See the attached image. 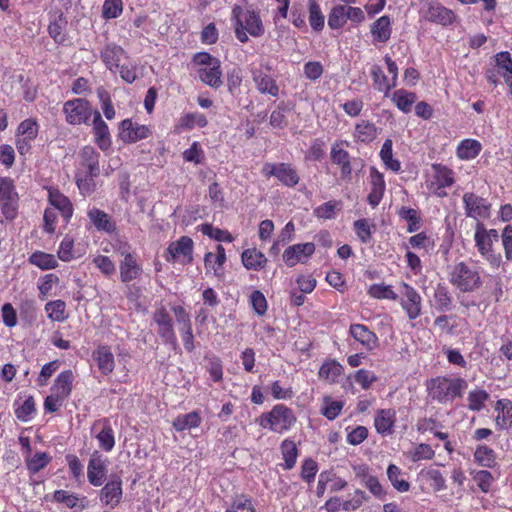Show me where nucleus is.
<instances>
[{
	"label": "nucleus",
	"mask_w": 512,
	"mask_h": 512,
	"mask_svg": "<svg viewBox=\"0 0 512 512\" xmlns=\"http://www.w3.org/2000/svg\"><path fill=\"white\" fill-rule=\"evenodd\" d=\"M202 421L199 411L178 415L172 422L173 428L178 432L191 430L200 426Z\"/></svg>",
	"instance_id": "39"
},
{
	"label": "nucleus",
	"mask_w": 512,
	"mask_h": 512,
	"mask_svg": "<svg viewBox=\"0 0 512 512\" xmlns=\"http://www.w3.org/2000/svg\"><path fill=\"white\" fill-rule=\"evenodd\" d=\"M225 261V249L221 244L216 245V252H208L204 257L206 269L212 270L215 275H220L222 273V267Z\"/></svg>",
	"instance_id": "38"
},
{
	"label": "nucleus",
	"mask_w": 512,
	"mask_h": 512,
	"mask_svg": "<svg viewBox=\"0 0 512 512\" xmlns=\"http://www.w3.org/2000/svg\"><path fill=\"white\" fill-rule=\"evenodd\" d=\"M473 480L483 493H489L494 482V477L488 470H477L471 472Z\"/></svg>",
	"instance_id": "63"
},
{
	"label": "nucleus",
	"mask_w": 512,
	"mask_h": 512,
	"mask_svg": "<svg viewBox=\"0 0 512 512\" xmlns=\"http://www.w3.org/2000/svg\"><path fill=\"white\" fill-rule=\"evenodd\" d=\"M208 125L207 117L201 112H192L183 114L177 125L176 130L181 132L183 130H193L195 127L204 128Z\"/></svg>",
	"instance_id": "35"
},
{
	"label": "nucleus",
	"mask_w": 512,
	"mask_h": 512,
	"mask_svg": "<svg viewBox=\"0 0 512 512\" xmlns=\"http://www.w3.org/2000/svg\"><path fill=\"white\" fill-rule=\"evenodd\" d=\"M26 468L30 475H35L46 468L52 461V456L47 452H36L25 455Z\"/></svg>",
	"instance_id": "36"
},
{
	"label": "nucleus",
	"mask_w": 512,
	"mask_h": 512,
	"mask_svg": "<svg viewBox=\"0 0 512 512\" xmlns=\"http://www.w3.org/2000/svg\"><path fill=\"white\" fill-rule=\"evenodd\" d=\"M47 190L48 201L51 207L61 214L64 222L70 221L73 214V206L69 198L55 187H48Z\"/></svg>",
	"instance_id": "26"
},
{
	"label": "nucleus",
	"mask_w": 512,
	"mask_h": 512,
	"mask_svg": "<svg viewBox=\"0 0 512 512\" xmlns=\"http://www.w3.org/2000/svg\"><path fill=\"white\" fill-rule=\"evenodd\" d=\"M29 262L41 270L55 269L58 266V261L53 254L42 251L32 253L29 257Z\"/></svg>",
	"instance_id": "55"
},
{
	"label": "nucleus",
	"mask_w": 512,
	"mask_h": 512,
	"mask_svg": "<svg viewBox=\"0 0 512 512\" xmlns=\"http://www.w3.org/2000/svg\"><path fill=\"white\" fill-rule=\"evenodd\" d=\"M361 24L365 21L364 11L360 7L351 5H334L328 14V26L332 30L343 28L347 21Z\"/></svg>",
	"instance_id": "7"
},
{
	"label": "nucleus",
	"mask_w": 512,
	"mask_h": 512,
	"mask_svg": "<svg viewBox=\"0 0 512 512\" xmlns=\"http://www.w3.org/2000/svg\"><path fill=\"white\" fill-rule=\"evenodd\" d=\"M261 173L266 178L275 177L282 185L289 188L295 187L300 181L297 170L290 163L266 162Z\"/></svg>",
	"instance_id": "9"
},
{
	"label": "nucleus",
	"mask_w": 512,
	"mask_h": 512,
	"mask_svg": "<svg viewBox=\"0 0 512 512\" xmlns=\"http://www.w3.org/2000/svg\"><path fill=\"white\" fill-rule=\"evenodd\" d=\"M370 72L373 85L379 92L387 94L392 88H394V84L387 78L381 66L374 64L371 67Z\"/></svg>",
	"instance_id": "53"
},
{
	"label": "nucleus",
	"mask_w": 512,
	"mask_h": 512,
	"mask_svg": "<svg viewBox=\"0 0 512 512\" xmlns=\"http://www.w3.org/2000/svg\"><path fill=\"white\" fill-rule=\"evenodd\" d=\"M474 239L481 256L493 268H498L502 262V257L500 253L493 250V244L499 239L498 232L495 229L486 230L484 226H477Z\"/></svg>",
	"instance_id": "5"
},
{
	"label": "nucleus",
	"mask_w": 512,
	"mask_h": 512,
	"mask_svg": "<svg viewBox=\"0 0 512 512\" xmlns=\"http://www.w3.org/2000/svg\"><path fill=\"white\" fill-rule=\"evenodd\" d=\"M122 495V480L120 477L115 476L100 490L99 497L102 504L115 508L121 502Z\"/></svg>",
	"instance_id": "24"
},
{
	"label": "nucleus",
	"mask_w": 512,
	"mask_h": 512,
	"mask_svg": "<svg viewBox=\"0 0 512 512\" xmlns=\"http://www.w3.org/2000/svg\"><path fill=\"white\" fill-rule=\"evenodd\" d=\"M123 58H127V52L116 43H107L100 50V59L112 73H117L120 69V61Z\"/></svg>",
	"instance_id": "22"
},
{
	"label": "nucleus",
	"mask_w": 512,
	"mask_h": 512,
	"mask_svg": "<svg viewBox=\"0 0 512 512\" xmlns=\"http://www.w3.org/2000/svg\"><path fill=\"white\" fill-rule=\"evenodd\" d=\"M80 167L84 169V173L88 176H99L100 174V154L94 147L84 146L80 153Z\"/></svg>",
	"instance_id": "27"
},
{
	"label": "nucleus",
	"mask_w": 512,
	"mask_h": 512,
	"mask_svg": "<svg viewBox=\"0 0 512 512\" xmlns=\"http://www.w3.org/2000/svg\"><path fill=\"white\" fill-rule=\"evenodd\" d=\"M344 367L335 359L325 361L318 372V377L329 383H336L342 375Z\"/></svg>",
	"instance_id": "40"
},
{
	"label": "nucleus",
	"mask_w": 512,
	"mask_h": 512,
	"mask_svg": "<svg viewBox=\"0 0 512 512\" xmlns=\"http://www.w3.org/2000/svg\"><path fill=\"white\" fill-rule=\"evenodd\" d=\"M66 24L67 21L60 15L57 20L50 22L48 26V33L57 44H64L67 40L65 34Z\"/></svg>",
	"instance_id": "59"
},
{
	"label": "nucleus",
	"mask_w": 512,
	"mask_h": 512,
	"mask_svg": "<svg viewBox=\"0 0 512 512\" xmlns=\"http://www.w3.org/2000/svg\"><path fill=\"white\" fill-rule=\"evenodd\" d=\"M387 478L393 488L400 493L410 490V483L404 478L405 473L395 464H389L387 467Z\"/></svg>",
	"instance_id": "42"
},
{
	"label": "nucleus",
	"mask_w": 512,
	"mask_h": 512,
	"mask_svg": "<svg viewBox=\"0 0 512 512\" xmlns=\"http://www.w3.org/2000/svg\"><path fill=\"white\" fill-rule=\"evenodd\" d=\"M197 74L200 81L211 88L218 89L223 84L220 60H215L210 66L200 67Z\"/></svg>",
	"instance_id": "28"
},
{
	"label": "nucleus",
	"mask_w": 512,
	"mask_h": 512,
	"mask_svg": "<svg viewBox=\"0 0 512 512\" xmlns=\"http://www.w3.org/2000/svg\"><path fill=\"white\" fill-rule=\"evenodd\" d=\"M495 410L497 412V427H499L500 429H504L512 424V402L510 400H498L495 405Z\"/></svg>",
	"instance_id": "44"
},
{
	"label": "nucleus",
	"mask_w": 512,
	"mask_h": 512,
	"mask_svg": "<svg viewBox=\"0 0 512 512\" xmlns=\"http://www.w3.org/2000/svg\"><path fill=\"white\" fill-rule=\"evenodd\" d=\"M496 66L501 69V76L509 87V92L512 95V58L509 52L504 51L496 54Z\"/></svg>",
	"instance_id": "46"
},
{
	"label": "nucleus",
	"mask_w": 512,
	"mask_h": 512,
	"mask_svg": "<svg viewBox=\"0 0 512 512\" xmlns=\"http://www.w3.org/2000/svg\"><path fill=\"white\" fill-rule=\"evenodd\" d=\"M308 20L311 28L315 32H321L325 25V16L317 0H308Z\"/></svg>",
	"instance_id": "45"
},
{
	"label": "nucleus",
	"mask_w": 512,
	"mask_h": 512,
	"mask_svg": "<svg viewBox=\"0 0 512 512\" xmlns=\"http://www.w3.org/2000/svg\"><path fill=\"white\" fill-rule=\"evenodd\" d=\"M241 259L246 269L254 271L261 270L267 262L265 255L256 248L244 250Z\"/></svg>",
	"instance_id": "41"
},
{
	"label": "nucleus",
	"mask_w": 512,
	"mask_h": 512,
	"mask_svg": "<svg viewBox=\"0 0 512 512\" xmlns=\"http://www.w3.org/2000/svg\"><path fill=\"white\" fill-rule=\"evenodd\" d=\"M342 208L341 200H329L316 207L313 213L320 220H334L337 214L342 211Z\"/></svg>",
	"instance_id": "43"
},
{
	"label": "nucleus",
	"mask_w": 512,
	"mask_h": 512,
	"mask_svg": "<svg viewBox=\"0 0 512 512\" xmlns=\"http://www.w3.org/2000/svg\"><path fill=\"white\" fill-rule=\"evenodd\" d=\"M450 281L462 292H472L482 284L479 269L464 262H460L453 267Z\"/></svg>",
	"instance_id": "4"
},
{
	"label": "nucleus",
	"mask_w": 512,
	"mask_h": 512,
	"mask_svg": "<svg viewBox=\"0 0 512 512\" xmlns=\"http://www.w3.org/2000/svg\"><path fill=\"white\" fill-rule=\"evenodd\" d=\"M65 121L72 126L87 125L94 117V111L90 102L85 98H73L63 104Z\"/></svg>",
	"instance_id": "6"
},
{
	"label": "nucleus",
	"mask_w": 512,
	"mask_h": 512,
	"mask_svg": "<svg viewBox=\"0 0 512 512\" xmlns=\"http://www.w3.org/2000/svg\"><path fill=\"white\" fill-rule=\"evenodd\" d=\"M370 33L374 44L387 43L392 35V22L388 15L376 19L370 26Z\"/></svg>",
	"instance_id": "30"
},
{
	"label": "nucleus",
	"mask_w": 512,
	"mask_h": 512,
	"mask_svg": "<svg viewBox=\"0 0 512 512\" xmlns=\"http://www.w3.org/2000/svg\"><path fill=\"white\" fill-rule=\"evenodd\" d=\"M423 17L426 21L441 26H450L457 19L455 12L439 2H431L424 11Z\"/></svg>",
	"instance_id": "17"
},
{
	"label": "nucleus",
	"mask_w": 512,
	"mask_h": 512,
	"mask_svg": "<svg viewBox=\"0 0 512 512\" xmlns=\"http://www.w3.org/2000/svg\"><path fill=\"white\" fill-rule=\"evenodd\" d=\"M296 421L294 411L284 404L274 405L270 411L262 413L258 419L262 428L278 434L291 430Z\"/></svg>",
	"instance_id": "3"
},
{
	"label": "nucleus",
	"mask_w": 512,
	"mask_h": 512,
	"mask_svg": "<svg viewBox=\"0 0 512 512\" xmlns=\"http://www.w3.org/2000/svg\"><path fill=\"white\" fill-rule=\"evenodd\" d=\"M419 475L430 483L435 491H442L446 488V481L442 473L438 469L428 468L422 469Z\"/></svg>",
	"instance_id": "57"
},
{
	"label": "nucleus",
	"mask_w": 512,
	"mask_h": 512,
	"mask_svg": "<svg viewBox=\"0 0 512 512\" xmlns=\"http://www.w3.org/2000/svg\"><path fill=\"white\" fill-rule=\"evenodd\" d=\"M399 304L409 320H415L421 315L423 300L420 293L406 282L399 284Z\"/></svg>",
	"instance_id": "8"
},
{
	"label": "nucleus",
	"mask_w": 512,
	"mask_h": 512,
	"mask_svg": "<svg viewBox=\"0 0 512 512\" xmlns=\"http://www.w3.org/2000/svg\"><path fill=\"white\" fill-rule=\"evenodd\" d=\"M435 308L439 312L450 310L452 298L445 287H437L434 294Z\"/></svg>",
	"instance_id": "64"
},
{
	"label": "nucleus",
	"mask_w": 512,
	"mask_h": 512,
	"mask_svg": "<svg viewBox=\"0 0 512 512\" xmlns=\"http://www.w3.org/2000/svg\"><path fill=\"white\" fill-rule=\"evenodd\" d=\"M348 146L349 143L345 140L336 141L330 151V158L333 164L339 166L341 176L349 178L352 174V166L350 161V154L343 146Z\"/></svg>",
	"instance_id": "21"
},
{
	"label": "nucleus",
	"mask_w": 512,
	"mask_h": 512,
	"mask_svg": "<svg viewBox=\"0 0 512 512\" xmlns=\"http://www.w3.org/2000/svg\"><path fill=\"white\" fill-rule=\"evenodd\" d=\"M18 198L14 180L7 176L0 177V202Z\"/></svg>",
	"instance_id": "62"
},
{
	"label": "nucleus",
	"mask_w": 512,
	"mask_h": 512,
	"mask_svg": "<svg viewBox=\"0 0 512 512\" xmlns=\"http://www.w3.org/2000/svg\"><path fill=\"white\" fill-rule=\"evenodd\" d=\"M56 502L64 503L67 507L82 511L86 508L85 497L79 498L76 494L65 490H56L53 495Z\"/></svg>",
	"instance_id": "49"
},
{
	"label": "nucleus",
	"mask_w": 512,
	"mask_h": 512,
	"mask_svg": "<svg viewBox=\"0 0 512 512\" xmlns=\"http://www.w3.org/2000/svg\"><path fill=\"white\" fill-rule=\"evenodd\" d=\"M489 394L482 389H475L468 393L467 407L471 411H480L484 408L485 402L488 400Z\"/></svg>",
	"instance_id": "60"
},
{
	"label": "nucleus",
	"mask_w": 512,
	"mask_h": 512,
	"mask_svg": "<svg viewBox=\"0 0 512 512\" xmlns=\"http://www.w3.org/2000/svg\"><path fill=\"white\" fill-rule=\"evenodd\" d=\"M416 100V94L405 89H398L392 95V101L396 107L404 113L411 112L412 105L416 102Z\"/></svg>",
	"instance_id": "50"
},
{
	"label": "nucleus",
	"mask_w": 512,
	"mask_h": 512,
	"mask_svg": "<svg viewBox=\"0 0 512 512\" xmlns=\"http://www.w3.org/2000/svg\"><path fill=\"white\" fill-rule=\"evenodd\" d=\"M168 262H179L181 264L191 263L193 260V241L188 236H182L169 244L167 248Z\"/></svg>",
	"instance_id": "15"
},
{
	"label": "nucleus",
	"mask_w": 512,
	"mask_h": 512,
	"mask_svg": "<svg viewBox=\"0 0 512 512\" xmlns=\"http://www.w3.org/2000/svg\"><path fill=\"white\" fill-rule=\"evenodd\" d=\"M473 457L474 461L481 467L494 468L496 466V453L486 445L476 446Z\"/></svg>",
	"instance_id": "48"
},
{
	"label": "nucleus",
	"mask_w": 512,
	"mask_h": 512,
	"mask_svg": "<svg viewBox=\"0 0 512 512\" xmlns=\"http://www.w3.org/2000/svg\"><path fill=\"white\" fill-rule=\"evenodd\" d=\"M153 321L157 325V332L164 344L176 348L177 338L174 332L173 321L165 307L157 308L153 313Z\"/></svg>",
	"instance_id": "14"
},
{
	"label": "nucleus",
	"mask_w": 512,
	"mask_h": 512,
	"mask_svg": "<svg viewBox=\"0 0 512 512\" xmlns=\"http://www.w3.org/2000/svg\"><path fill=\"white\" fill-rule=\"evenodd\" d=\"M94 360L96 361L97 367L99 371L103 375H108L112 373L115 367L114 355L111 352L110 348L107 346H99L94 354Z\"/></svg>",
	"instance_id": "32"
},
{
	"label": "nucleus",
	"mask_w": 512,
	"mask_h": 512,
	"mask_svg": "<svg viewBox=\"0 0 512 512\" xmlns=\"http://www.w3.org/2000/svg\"><path fill=\"white\" fill-rule=\"evenodd\" d=\"M152 135V129L149 125L133 122L126 118L119 124V139L125 144H133L138 141L149 138Z\"/></svg>",
	"instance_id": "13"
},
{
	"label": "nucleus",
	"mask_w": 512,
	"mask_h": 512,
	"mask_svg": "<svg viewBox=\"0 0 512 512\" xmlns=\"http://www.w3.org/2000/svg\"><path fill=\"white\" fill-rule=\"evenodd\" d=\"M343 407V401L334 400L331 396H324L320 412L325 418L332 421L341 414Z\"/></svg>",
	"instance_id": "51"
},
{
	"label": "nucleus",
	"mask_w": 512,
	"mask_h": 512,
	"mask_svg": "<svg viewBox=\"0 0 512 512\" xmlns=\"http://www.w3.org/2000/svg\"><path fill=\"white\" fill-rule=\"evenodd\" d=\"M94 142L102 151H107L112 145L111 134L108 125L102 119L98 110L94 111L92 119Z\"/></svg>",
	"instance_id": "25"
},
{
	"label": "nucleus",
	"mask_w": 512,
	"mask_h": 512,
	"mask_svg": "<svg viewBox=\"0 0 512 512\" xmlns=\"http://www.w3.org/2000/svg\"><path fill=\"white\" fill-rule=\"evenodd\" d=\"M106 473L107 459H105L99 451H93L87 466V478L89 483L95 487L101 486Z\"/></svg>",
	"instance_id": "19"
},
{
	"label": "nucleus",
	"mask_w": 512,
	"mask_h": 512,
	"mask_svg": "<svg viewBox=\"0 0 512 512\" xmlns=\"http://www.w3.org/2000/svg\"><path fill=\"white\" fill-rule=\"evenodd\" d=\"M463 202L468 216L477 220L489 218L491 204L486 199L468 192L463 195Z\"/></svg>",
	"instance_id": "18"
},
{
	"label": "nucleus",
	"mask_w": 512,
	"mask_h": 512,
	"mask_svg": "<svg viewBox=\"0 0 512 512\" xmlns=\"http://www.w3.org/2000/svg\"><path fill=\"white\" fill-rule=\"evenodd\" d=\"M433 177L428 184V189L438 197L447 195L446 188L451 187L454 182V171L441 163L432 164Z\"/></svg>",
	"instance_id": "11"
},
{
	"label": "nucleus",
	"mask_w": 512,
	"mask_h": 512,
	"mask_svg": "<svg viewBox=\"0 0 512 512\" xmlns=\"http://www.w3.org/2000/svg\"><path fill=\"white\" fill-rule=\"evenodd\" d=\"M73 381V372L71 370H65L55 379L54 384L51 387V392L66 400L72 392Z\"/></svg>",
	"instance_id": "33"
},
{
	"label": "nucleus",
	"mask_w": 512,
	"mask_h": 512,
	"mask_svg": "<svg viewBox=\"0 0 512 512\" xmlns=\"http://www.w3.org/2000/svg\"><path fill=\"white\" fill-rule=\"evenodd\" d=\"M271 70L268 62L261 63L259 68H251V76L259 93L277 97L280 90L276 79L269 74Z\"/></svg>",
	"instance_id": "10"
},
{
	"label": "nucleus",
	"mask_w": 512,
	"mask_h": 512,
	"mask_svg": "<svg viewBox=\"0 0 512 512\" xmlns=\"http://www.w3.org/2000/svg\"><path fill=\"white\" fill-rule=\"evenodd\" d=\"M44 309L51 321L64 322L68 318L66 303L62 300L49 301L45 304Z\"/></svg>",
	"instance_id": "54"
},
{
	"label": "nucleus",
	"mask_w": 512,
	"mask_h": 512,
	"mask_svg": "<svg viewBox=\"0 0 512 512\" xmlns=\"http://www.w3.org/2000/svg\"><path fill=\"white\" fill-rule=\"evenodd\" d=\"M315 252V245L311 242L299 243L285 249L283 260L287 266L293 267L299 262H305Z\"/></svg>",
	"instance_id": "23"
},
{
	"label": "nucleus",
	"mask_w": 512,
	"mask_h": 512,
	"mask_svg": "<svg viewBox=\"0 0 512 512\" xmlns=\"http://www.w3.org/2000/svg\"><path fill=\"white\" fill-rule=\"evenodd\" d=\"M482 150V144L472 138H467L459 142L456 148V156L460 160L468 161L475 159Z\"/></svg>",
	"instance_id": "34"
},
{
	"label": "nucleus",
	"mask_w": 512,
	"mask_h": 512,
	"mask_svg": "<svg viewBox=\"0 0 512 512\" xmlns=\"http://www.w3.org/2000/svg\"><path fill=\"white\" fill-rule=\"evenodd\" d=\"M171 310L176 318L184 348L186 351L192 352L195 346L190 315L186 309L180 305L173 306Z\"/></svg>",
	"instance_id": "16"
},
{
	"label": "nucleus",
	"mask_w": 512,
	"mask_h": 512,
	"mask_svg": "<svg viewBox=\"0 0 512 512\" xmlns=\"http://www.w3.org/2000/svg\"><path fill=\"white\" fill-rule=\"evenodd\" d=\"M368 293L371 297L376 299H388L393 301L398 299V293H396L390 285L383 283L371 285Z\"/></svg>",
	"instance_id": "61"
},
{
	"label": "nucleus",
	"mask_w": 512,
	"mask_h": 512,
	"mask_svg": "<svg viewBox=\"0 0 512 512\" xmlns=\"http://www.w3.org/2000/svg\"><path fill=\"white\" fill-rule=\"evenodd\" d=\"M467 387V381L459 377H436L427 384V389L432 399L444 404L452 402L457 397H461Z\"/></svg>",
	"instance_id": "2"
},
{
	"label": "nucleus",
	"mask_w": 512,
	"mask_h": 512,
	"mask_svg": "<svg viewBox=\"0 0 512 512\" xmlns=\"http://www.w3.org/2000/svg\"><path fill=\"white\" fill-rule=\"evenodd\" d=\"M396 411L394 409H379L374 418V426L377 433L389 436L394 432Z\"/></svg>",
	"instance_id": "29"
},
{
	"label": "nucleus",
	"mask_w": 512,
	"mask_h": 512,
	"mask_svg": "<svg viewBox=\"0 0 512 512\" xmlns=\"http://www.w3.org/2000/svg\"><path fill=\"white\" fill-rule=\"evenodd\" d=\"M99 447L105 451L110 452L115 446L114 430L107 420L104 421L102 429L96 434Z\"/></svg>",
	"instance_id": "52"
},
{
	"label": "nucleus",
	"mask_w": 512,
	"mask_h": 512,
	"mask_svg": "<svg viewBox=\"0 0 512 512\" xmlns=\"http://www.w3.org/2000/svg\"><path fill=\"white\" fill-rule=\"evenodd\" d=\"M39 133V124L36 118H27L21 121L16 129V136L24 137L28 140H35Z\"/></svg>",
	"instance_id": "56"
},
{
	"label": "nucleus",
	"mask_w": 512,
	"mask_h": 512,
	"mask_svg": "<svg viewBox=\"0 0 512 512\" xmlns=\"http://www.w3.org/2000/svg\"><path fill=\"white\" fill-rule=\"evenodd\" d=\"M230 19L235 37L242 44L249 41V36L259 38L265 33L260 11L252 6L235 4L232 7Z\"/></svg>",
	"instance_id": "1"
},
{
	"label": "nucleus",
	"mask_w": 512,
	"mask_h": 512,
	"mask_svg": "<svg viewBox=\"0 0 512 512\" xmlns=\"http://www.w3.org/2000/svg\"><path fill=\"white\" fill-rule=\"evenodd\" d=\"M280 452L282 455V459L284 460L283 469H293L296 465L297 458L299 456V449L296 443L289 438L284 439L280 444Z\"/></svg>",
	"instance_id": "37"
},
{
	"label": "nucleus",
	"mask_w": 512,
	"mask_h": 512,
	"mask_svg": "<svg viewBox=\"0 0 512 512\" xmlns=\"http://www.w3.org/2000/svg\"><path fill=\"white\" fill-rule=\"evenodd\" d=\"M16 405L17 407L15 408V415L17 419L22 422H28L33 418L36 412L35 401L33 397H26L21 404H17L16 402L15 406Z\"/></svg>",
	"instance_id": "58"
},
{
	"label": "nucleus",
	"mask_w": 512,
	"mask_h": 512,
	"mask_svg": "<svg viewBox=\"0 0 512 512\" xmlns=\"http://www.w3.org/2000/svg\"><path fill=\"white\" fill-rule=\"evenodd\" d=\"M367 191V203L372 207L376 208L382 201L385 191L386 182L384 174L380 172L375 166L369 168V175L366 183Z\"/></svg>",
	"instance_id": "12"
},
{
	"label": "nucleus",
	"mask_w": 512,
	"mask_h": 512,
	"mask_svg": "<svg viewBox=\"0 0 512 512\" xmlns=\"http://www.w3.org/2000/svg\"><path fill=\"white\" fill-rule=\"evenodd\" d=\"M349 335L368 352L374 351L379 347L378 336L364 324H351Z\"/></svg>",
	"instance_id": "20"
},
{
	"label": "nucleus",
	"mask_w": 512,
	"mask_h": 512,
	"mask_svg": "<svg viewBox=\"0 0 512 512\" xmlns=\"http://www.w3.org/2000/svg\"><path fill=\"white\" fill-rule=\"evenodd\" d=\"M377 136V127L373 122L362 120L355 125L354 139L358 142L370 143Z\"/></svg>",
	"instance_id": "47"
},
{
	"label": "nucleus",
	"mask_w": 512,
	"mask_h": 512,
	"mask_svg": "<svg viewBox=\"0 0 512 512\" xmlns=\"http://www.w3.org/2000/svg\"><path fill=\"white\" fill-rule=\"evenodd\" d=\"M141 266L137 263L136 257L131 253H126L120 263V278L124 283L130 282L140 276Z\"/></svg>",
	"instance_id": "31"
}]
</instances>
